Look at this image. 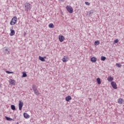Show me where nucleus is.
Returning a JSON list of instances; mask_svg holds the SVG:
<instances>
[{
    "mask_svg": "<svg viewBox=\"0 0 124 124\" xmlns=\"http://www.w3.org/2000/svg\"><path fill=\"white\" fill-rule=\"evenodd\" d=\"M32 7V6H31V4L30 3L27 2L24 4V9L26 12H29V11H31Z\"/></svg>",
    "mask_w": 124,
    "mask_h": 124,
    "instance_id": "f257e3e1",
    "label": "nucleus"
},
{
    "mask_svg": "<svg viewBox=\"0 0 124 124\" xmlns=\"http://www.w3.org/2000/svg\"><path fill=\"white\" fill-rule=\"evenodd\" d=\"M17 21V17L14 16L10 22V25L11 26H14L16 24Z\"/></svg>",
    "mask_w": 124,
    "mask_h": 124,
    "instance_id": "f03ea898",
    "label": "nucleus"
},
{
    "mask_svg": "<svg viewBox=\"0 0 124 124\" xmlns=\"http://www.w3.org/2000/svg\"><path fill=\"white\" fill-rule=\"evenodd\" d=\"M66 8L69 13H73V8L72 7L68 5L66 7Z\"/></svg>",
    "mask_w": 124,
    "mask_h": 124,
    "instance_id": "7ed1b4c3",
    "label": "nucleus"
},
{
    "mask_svg": "<svg viewBox=\"0 0 124 124\" xmlns=\"http://www.w3.org/2000/svg\"><path fill=\"white\" fill-rule=\"evenodd\" d=\"M111 85L115 90H117L118 89V86H117V83L115 82V81H111Z\"/></svg>",
    "mask_w": 124,
    "mask_h": 124,
    "instance_id": "20e7f679",
    "label": "nucleus"
},
{
    "mask_svg": "<svg viewBox=\"0 0 124 124\" xmlns=\"http://www.w3.org/2000/svg\"><path fill=\"white\" fill-rule=\"evenodd\" d=\"M23 102L22 101H19V104H18V107H19V110L20 111L22 110V108H23Z\"/></svg>",
    "mask_w": 124,
    "mask_h": 124,
    "instance_id": "39448f33",
    "label": "nucleus"
},
{
    "mask_svg": "<svg viewBox=\"0 0 124 124\" xmlns=\"http://www.w3.org/2000/svg\"><path fill=\"white\" fill-rule=\"evenodd\" d=\"M59 40L61 42H62L64 40V36L62 35H59Z\"/></svg>",
    "mask_w": 124,
    "mask_h": 124,
    "instance_id": "423d86ee",
    "label": "nucleus"
},
{
    "mask_svg": "<svg viewBox=\"0 0 124 124\" xmlns=\"http://www.w3.org/2000/svg\"><path fill=\"white\" fill-rule=\"evenodd\" d=\"M68 60H69L68 57L64 56V57L62 59V61L63 62H66L68 61Z\"/></svg>",
    "mask_w": 124,
    "mask_h": 124,
    "instance_id": "0eeeda50",
    "label": "nucleus"
},
{
    "mask_svg": "<svg viewBox=\"0 0 124 124\" xmlns=\"http://www.w3.org/2000/svg\"><path fill=\"white\" fill-rule=\"evenodd\" d=\"M9 82L10 84H12V85H13V86H15V83H16L15 80H14L12 79H10Z\"/></svg>",
    "mask_w": 124,
    "mask_h": 124,
    "instance_id": "6e6552de",
    "label": "nucleus"
},
{
    "mask_svg": "<svg viewBox=\"0 0 124 124\" xmlns=\"http://www.w3.org/2000/svg\"><path fill=\"white\" fill-rule=\"evenodd\" d=\"M71 99H72V98H71L70 95L67 96L65 97V100L66 101H67V102H69L70 100H71Z\"/></svg>",
    "mask_w": 124,
    "mask_h": 124,
    "instance_id": "1a4fd4ad",
    "label": "nucleus"
},
{
    "mask_svg": "<svg viewBox=\"0 0 124 124\" xmlns=\"http://www.w3.org/2000/svg\"><path fill=\"white\" fill-rule=\"evenodd\" d=\"M11 32L10 33V35L11 36H13L15 34V31L13 29H10Z\"/></svg>",
    "mask_w": 124,
    "mask_h": 124,
    "instance_id": "9d476101",
    "label": "nucleus"
},
{
    "mask_svg": "<svg viewBox=\"0 0 124 124\" xmlns=\"http://www.w3.org/2000/svg\"><path fill=\"white\" fill-rule=\"evenodd\" d=\"M23 116L25 119H30V115L27 113H24Z\"/></svg>",
    "mask_w": 124,
    "mask_h": 124,
    "instance_id": "9b49d317",
    "label": "nucleus"
},
{
    "mask_svg": "<svg viewBox=\"0 0 124 124\" xmlns=\"http://www.w3.org/2000/svg\"><path fill=\"white\" fill-rule=\"evenodd\" d=\"M91 61L92 62H96V61H97L96 58L92 57V58H91Z\"/></svg>",
    "mask_w": 124,
    "mask_h": 124,
    "instance_id": "f8f14e48",
    "label": "nucleus"
},
{
    "mask_svg": "<svg viewBox=\"0 0 124 124\" xmlns=\"http://www.w3.org/2000/svg\"><path fill=\"white\" fill-rule=\"evenodd\" d=\"M107 80H108V82H112V81H113V80H114V78H113V77L109 76L107 78Z\"/></svg>",
    "mask_w": 124,
    "mask_h": 124,
    "instance_id": "ddd939ff",
    "label": "nucleus"
},
{
    "mask_svg": "<svg viewBox=\"0 0 124 124\" xmlns=\"http://www.w3.org/2000/svg\"><path fill=\"white\" fill-rule=\"evenodd\" d=\"M96 81H97V84H98V85H100V84H101V81L100 80V78H98L96 79Z\"/></svg>",
    "mask_w": 124,
    "mask_h": 124,
    "instance_id": "4468645a",
    "label": "nucleus"
},
{
    "mask_svg": "<svg viewBox=\"0 0 124 124\" xmlns=\"http://www.w3.org/2000/svg\"><path fill=\"white\" fill-rule=\"evenodd\" d=\"M48 27L50 28V29H54V24L53 23H50L48 25Z\"/></svg>",
    "mask_w": 124,
    "mask_h": 124,
    "instance_id": "2eb2a0df",
    "label": "nucleus"
},
{
    "mask_svg": "<svg viewBox=\"0 0 124 124\" xmlns=\"http://www.w3.org/2000/svg\"><path fill=\"white\" fill-rule=\"evenodd\" d=\"M34 93L36 95H39V92H38V90L37 89H36L34 91Z\"/></svg>",
    "mask_w": 124,
    "mask_h": 124,
    "instance_id": "dca6fc26",
    "label": "nucleus"
},
{
    "mask_svg": "<svg viewBox=\"0 0 124 124\" xmlns=\"http://www.w3.org/2000/svg\"><path fill=\"white\" fill-rule=\"evenodd\" d=\"M39 60L41 61V62H45V59H44V58L41 56L39 57Z\"/></svg>",
    "mask_w": 124,
    "mask_h": 124,
    "instance_id": "f3484780",
    "label": "nucleus"
},
{
    "mask_svg": "<svg viewBox=\"0 0 124 124\" xmlns=\"http://www.w3.org/2000/svg\"><path fill=\"white\" fill-rule=\"evenodd\" d=\"M118 103H119V104H122L123 103V99L119 98L118 100Z\"/></svg>",
    "mask_w": 124,
    "mask_h": 124,
    "instance_id": "a211bd4d",
    "label": "nucleus"
},
{
    "mask_svg": "<svg viewBox=\"0 0 124 124\" xmlns=\"http://www.w3.org/2000/svg\"><path fill=\"white\" fill-rule=\"evenodd\" d=\"M11 108L12 110H16V107H15V106H14V105H12L11 106Z\"/></svg>",
    "mask_w": 124,
    "mask_h": 124,
    "instance_id": "6ab92c4d",
    "label": "nucleus"
},
{
    "mask_svg": "<svg viewBox=\"0 0 124 124\" xmlns=\"http://www.w3.org/2000/svg\"><path fill=\"white\" fill-rule=\"evenodd\" d=\"M100 44V42H99V41H96L94 42V45L96 46L97 45H99Z\"/></svg>",
    "mask_w": 124,
    "mask_h": 124,
    "instance_id": "aec40b11",
    "label": "nucleus"
},
{
    "mask_svg": "<svg viewBox=\"0 0 124 124\" xmlns=\"http://www.w3.org/2000/svg\"><path fill=\"white\" fill-rule=\"evenodd\" d=\"M22 74H23V75H22V78L27 77V74H26V73L23 72V73H22Z\"/></svg>",
    "mask_w": 124,
    "mask_h": 124,
    "instance_id": "412c9836",
    "label": "nucleus"
},
{
    "mask_svg": "<svg viewBox=\"0 0 124 124\" xmlns=\"http://www.w3.org/2000/svg\"><path fill=\"white\" fill-rule=\"evenodd\" d=\"M106 60V57H104V56H101V61H104Z\"/></svg>",
    "mask_w": 124,
    "mask_h": 124,
    "instance_id": "4be33fe9",
    "label": "nucleus"
},
{
    "mask_svg": "<svg viewBox=\"0 0 124 124\" xmlns=\"http://www.w3.org/2000/svg\"><path fill=\"white\" fill-rule=\"evenodd\" d=\"M5 119L7 120V121H12V118H10V117H5Z\"/></svg>",
    "mask_w": 124,
    "mask_h": 124,
    "instance_id": "5701e85b",
    "label": "nucleus"
},
{
    "mask_svg": "<svg viewBox=\"0 0 124 124\" xmlns=\"http://www.w3.org/2000/svg\"><path fill=\"white\" fill-rule=\"evenodd\" d=\"M94 13V11L93 10H92L89 12V15H91V14H93Z\"/></svg>",
    "mask_w": 124,
    "mask_h": 124,
    "instance_id": "b1692460",
    "label": "nucleus"
},
{
    "mask_svg": "<svg viewBox=\"0 0 124 124\" xmlns=\"http://www.w3.org/2000/svg\"><path fill=\"white\" fill-rule=\"evenodd\" d=\"M6 73H7L8 74H13V72H10L9 71H6Z\"/></svg>",
    "mask_w": 124,
    "mask_h": 124,
    "instance_id": "393cba45",
    "label": "nucleus"
},
{
    "mask_svg": "<svg viewBox=\"0 0 124 124\" xmlns=\"http://www.w3.org/2000/svg\"><path fill=\"white\" fill-rule=\"evenodd\" d=\"M116 66H118V67H122V64H120V63H117L116 64Z\"/></svg>",
    "mask_w": 124,
    "mask_h": 124,
    "instance_id": "a878e982",
    "label": "nucleus"
},
{
    "mask_svg": "<svg viewBox=\"0 0 124 124\" xmlns=\"http://www.w3.org/2000/svg\"><path fill=\"white\" fill-rule=\"evenodd\" d=\"M32 88L33 89V91H35L37 89H36V88H35V85H32Z\"/></svg>",
    "mask_w": 124,
    "mask_h": 124,
    "instance_id": "bb28decb",
    "label": "nucleus"
},
{
    "mask_svg": "<svg viewBox=\"0 0 124 124\" xmlns=\"http://www.w3.org/2000/svg\"><path fill=\"white\" fill-rule=\"evenodd\" d=\"M118 42H119V40L118 39H116V40H115L114 41V43L115 44V43H118Z\"/></svg>",
    "mask_w": 124,
    "mask_h": 124,
    "instance_id": "cd10ccee",
    "label": "nucleus"
},
{
    "mask_svg": "<svg viewBox=\"0 0 124 124\" xmlns=\"http://www.w3.org/2000/svg\"><path fill=\"white\" fill-rule=\"evenodd\" d=\"M5 51L7 52L6 54H9V53L10 52V51L8 50V49H7V48L5 49Z\"/></svg>",
    "mask_w": 124,
    "mask_h": 124,
    "instance_id": "c85d7f7f",
    "label": "nucleus"
},
{
    "mask_svg": "<svg viewBox=\"0 0 124 124\" xmlns=\"http://www.w3.org/2000/svg\"><path fill=\"white\" fill-rule=\"evenodd\" d=\"M85 3L86 5H90V2H88V1H85Z\"/></svg>",
    "mask_w": 124,
    "mask_h": 124,
    "instance_id": "c756f323",
    "label": "nucleus"
},
{
    "mask_svg": "<svg viewBox=\"0 0 124 124\" xmlns=\"http://www.w3.org/2000/svg\"><path fill=\"white\" fill-rule=\"evenodd\" d=\"M44 59L45 60V59H46V56H45L44 57H43Z\"/></svg>",
    "mask_w": 124,
    "mask_h": 124,
    "instance_id": "7c9ffc66",
    "label": "nucleus"
},
{
    "mask_svg": "<svg viewBox=\"0 0 124 124\" xmlns=\"http://www.w3.org/2000/svg\"><path fill=\"white\" fill-rule=\"evenodd\" d=\"M60 0L62 1V0Z\"/></svg>",
    "mask_w": 124,
    "mask_h": 124,
    "instance_id": "2f4dec72",
    "label": "nucleus"
}]
</instances>
